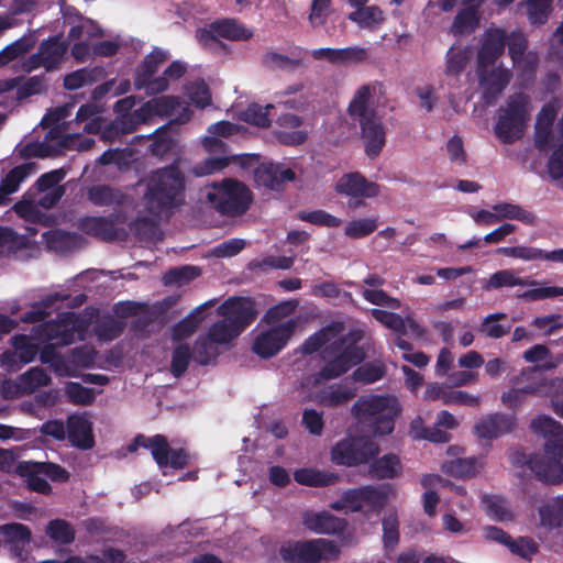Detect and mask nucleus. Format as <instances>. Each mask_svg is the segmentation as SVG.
<instances>
[{
  "mask_svg": "<svg viewBox=\"0 0 563 563\" xmlns=\"http://www.w3.org/2000/svg\"><path fill=\"white\" fill-rule=\"evenodd\" d=\"M505 46L506 32L495 29L486 33L477 53L476 76L486 104H493L498 99L512 77L510 69L497 64Z\"/></svg>",
  "mask_w": 563,
  "mask_h": 563,
  "instance_id": "nucleus-1",
  "label": "nucleus"
},
{
  "mask_svg": "<svg viewBox=\"0 0 563 563\" xmlns=\"http://www.w3.org/2000/svg\"><path fill=\"white\" fill-rule=\"evenodd\" d=\"M185 194L186 176L178 162L174 161L150 173L143 202L150 214L161 216L183 206Z\"/></svg>",
  "mask_w": 563,
  "mask_h": 563,
  "instance_id": "nucleus-2",
  "label": "nucleus"
},
{
  "mask_svg": "<svg viewBox=\"0 0 563 563\" xmlns=\"http://www.w3.org/2000/svg\"><path fill=\"white\" fill-rule=\"evenodd\" d=\"M401 412L396 397L383 395L361 396L352 413L362 429L371 435H386L394 431L395 420Z\"/></svg>",
  "mask_w": 563,
  "mask_h": 563,
  "instance_id": "nucleus-3",
  "label": "nucleus"
},
{
  "mask_svg": "<svg viewBox=\"0 0 563 563\" xmlns=\"http://www.w3.org/2000/svg\"><path fill=\"white\" fill-rule=\"evenodd\" d=\"M360 340L361 334L358 332L350 331L328 344L321 354L325 364L318 372V377L322 380L334 379L361 364L366 354L358 344Z\"/></svg>",
  "mask_w": 563,
  "mask_h": 563,
  "instance_id": "nucleus-4",
  "label": "nucleus"
},
{
  "mask_svg": "<svg viewBox=\"0 0 563 563\" xmlns=\"http://www.w3.org/2000/svg\"><path fill=\"white\" fill-rule=\"evenodd\" d=\"M529 106L530 97L525 92H516L498 109L494 132L501 143L511 144L523 136L529 121Z\"/></svg>",
  "mask_w": 563,
  "mask_h": 563,
  "instance_id": "nucleus-5",
  "label": "nucleus"
},
{
  "mask_svg": "<svg viewBox=\"0 0 563 563\" xmlns=\"http://www.w3.org/2000/svg\"><path fill=\"white\" fill-rule=\"evenodd\" d=\"M339 554L335 541L321 538L288 541L279 549L284 563H322L336 559Z\"/></svg>",
  "mask_w": 563,
  "mask_h": 563,
  "instance_id": "nucleus-6",
  "label": "nucleus"
},
{
  "mask_svg": "<svg viewBox=\"0 0 563 563\" xmlns=\"http://www.w3.org/2000/svg\"><path fill=\"white\" fill-rule=\"evenodd\" d=\"M207 200L220 214L240 217L246 213L253 201L252 191L242 181L225 179L213 191L207 194Z\"/></svg>",
  "mask_w": 563,
  "mask_h": 563,
  "instance_id": "nucleus-7",
  "label": "nucleus"
},
{
  "mask_svg": "<svg viewBox=\"0 0 563 563\" xmlns=\"http://www.w3.org/2000/svg\"><path fill=\"white\" fill-rule=\"evenodd\" d=\"M139 448L151 451L152 457L159 468L170 466L175 470H183L189 465L190 455L184 448H170L168 440L163 434L145 437L137 434L129 445V451L134 452Z\"/></svg>",
  "mask_w": 563,
  "mask_h": 563,
  "instance_id": "nucleus-8",
  "label": "nucleus"
},
{
  "mask_svg": "<svg viewBox=\"0 0 563 563\" xmlns=\"http://www.w3.org/2000/svg\"><path fill=\"white\" fill-rule=\"evenodd\" d=\"M563 441L558 443L549 455L540 453L527 456L525 452H514V463L526 464L536 477L545 484L558 485L563 482Z\"/></svg>",
  "mask_w": 563,
  "mask_h": 563,
  "instance_id": "nucleus-9",
  "label": "nucleus"
},
{
  "mask_svg": "<svg viewBox=\"0 0 563 563\" xmlns=\"http://www.w3.org/2000/svg\"><path fill=\"white\" fill-rule=\"evenodd\" d=\"M380 452L379 445L366 438L349 437L340 440L331 450V460L336 465L358 466L366 464Z\"/></svg>",
  "mask_w": 563,
  "mask_h": 563,
  "instance_id": "nucleus-10",
  "label": "nucleus"
},
{
  "mask_svg": "<svg viewBox=\"0 0 563 563\" xmlns=\"http://www.w3.org/2000/svg\"><path fill=\"white\" fill-rule=\"evenodd\" d=\"M297 327L298 319L296 318H290L277 325H271L255 336L252 351L261 358H272L286 347Z\"/></svg>",
  "mask_w": 563,
  "mask_h": 563,
  "instance_id": "nucleus-11",
  "label": "nucleus"
},
{
  "mask_svg": "<svg viewBox=\"0 0 563 563\" xmlns=\"http://www.w3.org/2000/svg\"><path fill=\"white\" fill-rule=\"evenodd\" d=\"M168 59L166 51L155 47L137 66L134 76V86L137 90L144 89L147 95H157L168 89L165 77H155L159 66Z\"/></svg>",
  "mask_w": 563,
  "mask_h": 563,
  "instance_id": "nucleus-12",
  "label": "nucleus"
},
{
  "mask_svg": "<svg viewBox=\"0 0 563 563\" xmlns=\"http://www.w3.org/2000/svg\"><path fill=\"white\" fill-rule=\"evenodd\" d=\"M387 499V493L383 487L365 485L345 490L341 499L333 503L331 507L335 510L347 509L351 512H357L364 505H368L371 508L379 510L385 507Z\"/></svg>",
  "mask_w": 563,
  "mask_h": 563,
  "instance_id": "nucleus-13",
  "label": "nucleus"
},
{
  "mask_svg": "<svg viewBox=\"0 0 563 563\" xmlns=\"http://www.w3.org/2000/svg\"><path fill=\"white\" fill-rule=\"evenodd\" d=\"M218 313L225 319H230L229 322L239 330L240 334L251 325L257 317L254 301L244 297L227 299L219 306Z\"/></svg>",
  "mask_w": 563,
  "mask_h": 563,
  "instance_id": "nucleus-14",
  "label": "nucleus"
},
{
  "mask_svg": "<svg viewBox=\"0 0 563 563\" xmlns=\"http://www.w3.org/2000/svg\"><path fill=\"white\" fill-rule=\"evenodd\" d=\"M303 118L292 113H282L275 121L274 135L286 146H298L308 140V131L303 129Z\"/></svg>",
  "mask_w": 563,
  "mask_h": 563,
  "instance_id": "nucleus-15",
  "label": "nucleus"
},
{
  "mask_svg": "<svg viewBox=\"0 0 563 563\" xmlns=\"http://www.w3.org/2000/svg\"><path fill=\"white\" fill-rule=\"evenodd\" d=\"M361 137L365 145V153L371 158H376L386 144V129L382 118L371 115L368 119L358 122Z\"/></svg>",
  "mask_w": 563,
  "mask_h": 563,
  "instance_id": "nucleus-16",
  "label": "nucleus"
},
{
  "mask_svg": "<svg viewBox=\"0 0 563 563\" xmlns=\"http://www.w3.org/2000/svg\"><path fill=\"white\" fill-rule=\"evenodd\" d=\"M335 191L353 198H375L379 195V185L368 181L358 172L343 175L335 185Z\"/></svg>",
  "mask_w": 563,
  "mask_h": 563,
  "instance_id": "nucleus-17",
  "label": "nucleus"
},
{
  "mask_svg": "<svg viewBox=\"0 0 563 563\" xmlns=\"http://www.w3.org/2000/svg\"><path fill=\"white\" fill-rule=\"evenodd\" d=\"M78 229L82 233L103 242H113L119 238V229L115 227L113 214L108 217L87 216L80 218Z\"/></svg>",
  "mask_w": 563,
  "mask_h": 563,
  "instance_id": "nucleus-18",
  "label": "nucleus"
},
{
  "mask_svg": "<svg viewBox=\"0 0 563 563\" xmlns=\"http://www.w3.org/2000/svg\"><path fill=\"white\" fill-rule=\"evenodd\" d=\"M515 424L512 415L496 412L483 417L474 429L478 438L493 440L510 432Z\"/></svg>",
  "mask_w": 563,
  "mask_h": 563,
  "instance_id": "nucleus-19",
  "label": "nucleus"
},
{
  "mask_svg": "<svg viewBox=\"0 0 563 563\" xmlns=\"http://www.w3.org/2000/svg\"><path fill=\"white\" fill-rule=\"evenodd\" d=\"M66 435L69 443L80 450H90L95 445L91 422L84 416L70 415L66 421Z\"/></svg>",
  "mask_w": 563,
  "mask_h": 563,
  "instance_id": "nucleus-20",
  "label": "nucleus"
},
{
  "mask_svg": "<svg viewBox=\"0 0 563 563\" xmlns=\"http://www.w3.org/2000/svg\"><path fill=\"white\" fill-rule=\"evenodd\" d=\"M303 523L310 531L319 534H342L347 528L346 519L328 511L306 514Z\"/></svg>",
  "mask_w": 563,
  "mask_h": 563,
  "instance_id": "nucleus-21",
  "label": "nucleus"
},
{
  "mask_svg": "<svg viewBox=\"0 0 563 563\" xmlns=\"http://www.w3.org/2000/svg\"><path fill=\"white\" fill-rule=\"evenodd\" d=\"M531 430L545 439L544 454L554 452L559 442H563V426L550 416H539L530 423Z\"/></svg>",
  "mask_w": 563,
  "mask_h": 563,
  "instance_id": "nucleus-22",
  "label": "nucleus"
},
{
  "mask_svg": "<svg viewBox=\"0 0 563 563\" xmlns=\"http://www.w3.org/2000/svg\"><path fill=\"white\" fill-rule=\"evenodd\" d=\"M68 48V43L60 35H53L44 40L37 49L42 56L45 70H56L64 62Z\"/></svg>",
  "mask_w": 563,
  "mask_h": 563,
  "instance_id": "nucleus-23",
  "label": "nucleus"
},
{
  "mask_svg": "<svg viewBox=\"0 0 563 563\" xmlns=\"http://www.w3.org/2000/svg\"><path fill=\"white\" fill-rule=\"evenodd\" d=\"M255 177L260 185L279 191L285 183L295 180L296 174L291 168L271 164L257 168Z\"/></svg>",
  "mask_w": 563,
  "mask_h": 563,
  "instance_id": "nucleus-24",
  "label": "nucleus"
},
{
  "mask_svg": "<svg viewBox=\"0 0 563 563\" xmlns=\"http://www.w3.org/2000/svg\"><path fill=\"white\" fill-rule=\"evenodd\" d=\"M402 473V464L397 454L388 453L380 457H372L368 465V475L375 479H393Z\"/></svg>",
  "mask_w": 563,
  "mask_h": 563,
  "instance_id": "nucleus-25",
  "label": "nucleus"
},
{
  "mask_svg": "<svg viewBox=\"0 0 563 563\" xmlns=\"http://www.w3.org/2000/svg\"><path fill=\"white\" fill-rule=\"evenodd\" d=\"M87 199L98 207H121L126 202V195L119 188L100 184L88 189Z\"/></svg>",
  "mask_w": 563,
  "mask_h": 563,
  "instance_id": "nucleus-26",
  "label": "nucleus"
},
{
  "mask_svg": "<svg viewBox=\"0 0 563 563\" xmlns=\"http://www.w3.org/2000/svg\"><path fill=\"white\" fill-rule=\"evenodd\" d=\"M40 336L56 344L66 346L75 342L76 329L66 320L45 322L38 327Z\"/></svg>",
  "mask_w": 563,
  "mask_h": 563,
  "instance_id": "nucleus-27",
  "label": "nucleus"
},
{
  "mask_svg": "<svg viewBox=\"0 0 563 563\" xmlns=\"http://www.w3.org/2000/svg\"><path fill=\"white\" fill-rule=\"evenodd\" d=\"M11 343L14 347V352H5L2 355L3 363L7 364L14 362L15 357H18L22 364L31 363L40 352L38 344L34 343L33 340L25 334L14 335L11 339Z\"/></svg>",
  "mask_w": 563,
  "mask_h": 563,
  "instance_id": "nucleus-28",
  "label": "nucleus"
},
{
  "mask_svg": "<svg viewBox=\"0 0 563 563\" xmlns=\"http://www.w3.org/2000/svg\"><path fill=\"white\" fill-rule=\"evenodd\" d=\"M342 324L331 323L328 324L313 334L309 335L299 346V351L303 355H311L318 352L322 346L331 343L336 335L341 332Z\"/></svg>",
  "mask_w": 563,
  "mask_h": 563,
  "instance_id": "nucleus-29",
  "label": "nucleus"
},
{
  "mask_svg": "<svg viewBox=\"0 0 563 563\" xmlns=\"http://www.w3.org/2000/svg\"><path fill=\"white\" fill-rule=\"evenodd\" d=\"M347 19L355 23L360 29L374 31L385 21L383 10L376 5H364L347 14Z\"/></svg>",
  "mask_w": 563,
  "mask_h": 563,
  "instance_id": "nucleus-30",
  "label": "nucleus"
},
{
  "mask_svg": "<svg viewBox=\"0 0 563 563\" xmlns=\"http://www.w3.org/2000/svg\"><path fill=\"white\" fill-rule=\"evenodd\" d=\"M212 306V301L205 302L194 309L188 316L181 319L172 328V338L174 341H183L192 335L203 320V311Z\"/></svg>",
  "mask_w": 563,
  "mask_h": 563,
  "instance_id": "nucleus-31",
  "label": "nucleus"
},
{
  "mask_svg": "<svg viewBox=\"0 0 563 563\" xmlns=\"http://www.w3.org/2000/svg\"><path fill=\"white\" fill-rule=\"evenodd\" d=\"M371 98L372 88L369 85H363L355 91L347 107V113L352 120L361 122L371 115H377L376 110L368 108Z\"/></svg>",
  "mask_w": 563,
  "mask_h": 563,
  "instance_id": "nucleus-32",
  "label": "nucleus"
},
{
  "mask_svg": "<svg viewBox=\"0 0 563 563\" xmlns=\"http://www.w3.org/2000/svg\"><path fill=\"white\" fill-rule=\"evenodd\" d=\"M179 106V98L175 96H161L152 98L140 107L142 115L150 121L154 117H169Z\"/></svg>",
  "mask_w": 563,
  "mask_h": 563,
  "instance_id": "nucleus-33",
  "label": "nucleus"
},
{
  "mask_svg": "<svg viewBox=\"0 0 563 563\" xmlns=\"http://www.w3.org/2000/svg\"><path fill=\"white\" fill-rule=\"evenodd\" d=\"M0 532L3 537V542L11 545V550L15 555H20V543H29L31 541V529L19 522L4 523L0 526Z\"/></svg>",
  "mask_w": 563,
  "mask_h": 563,
  "instance_id": "nucleus-34",
  "label": "nucleus"
},
{
  "mask_svg": "<svg viewBox=\"0 0 563 563\" xmlns=\"http://www.w3.org/2000/svg\"><path fill=\"white\" fill-rule=\"evenodd\" d=\"M294 479L305 486L325 487L334 485L339 481V475L303 467L295 471Z\"/></svg>",
  "mask_w": 563,
  "mask_h": 563,
  "instance_id": "nucleus-35",
  "label": "nucleus"
},
{
  "mask_svg": "<svg viewBox=\"0 0 563 563\" xmlns=\"http://www.w3.org/2000/svg\"><path fill=\"white\" fill-rule=\"evenodd\" d=\"M212 27L219 37L229 41H247L253 36V32L245 25L234 19H223L212 22Z\"/></svg>",
  "mask_w": 563,
  "mask_h": 563,
  "instance_id": "nucleus-36",
  "label": "nucleus"
},
{
  "mask_svg": "<svg viewBox=\"0 0 563 563\" xmlns=\"http://www.w3.org/2000/svg\"><path fill=\"white\" fill-rule=\"evenodd\" d=\"M354 396V389L342 384H333L320 390L317 395V400L325 407H336L346 404Z\"/></svg>",
  "mask_w": 563,
  "mask_h": 563,
  "instance_id": "nucleus-37",
  "label": "nucleus"
},
{
  "mask_svg": "<svg viewBox=\"0 0 563 563\" xmlns=\"http://www.w3.org/2000/svg\"><path fill=\"white\" fill-rule=\"evenodd\" d=\"M493 210L498 213L500 220H517L525 225L534 227L537 225V217L533 212L522 208L519 205L510 202H501L493 206Z\"/></svg>",
  "mask_w": 563,
  "mask_h": 563,
  "instance_id": "nucleus-38",
  "label": "nucleus"
},
{
  "mask_svg": "<svg viewBox=\"0 0 563 563\" xmlns=\"http://www.w3.org/2000/svg\"><path fill=\"white\" fill-rule=\"evenodd\" d=\"M148 122L146 115H142L140 108L133 112L119 114L109 125L114 134H130L134 132L140 124Z\"/></svg>",
  "mask_w": 563,
  "mask_h": 563,
  "instance_id": "nucleus-39",
  "label": "nucleus"
},
{
  "mask_svg": "<svg viewBox=\"0 0 563 563\" xmlns=\"http://www.w3.org/2000/svg\"><path fill=\"white\" fill-rule=\"evenodd\" d=\"M470 59L471 51L467 47L460 49L451 47L445 54V76L459 77L466 68Z\"/></svg>",
  "mask_w": 563,
  "mask_h": 563,
  "instance_id": "nucleus-40",
  "label": "nucleus"
},
{
  "mask_svg": "<svg viewBox=\"0 0 563 563\" xmlns=\"http://www.w3.org/2000/svg\"><path fill=\"white\" fill-rule=\"evenodd\" d=\"M536 284H537L536 280L525 279V278L516 276L512 271L501 269V271L494 273L489 277V279L485 284L484 288L486 290H490V289H499L503 287L532 286Z\"/></svg>",
  "mask_w": 563,
  "mask_h": 563,
  "instance_id": "nucleus-41",
  "label": "nucleus"
},
{
  "mask_svg": "<svg viewBox=\"0 0 563 563\" xmlns=\"http://www.w3.org/2000/svg\"><path fill=\"white\" fill-rule=\"evenodd\" d=\"M35 46V40L32 35H24L13 43L7 45L0 52V66H4L10 62L25 55Z\"/></svg>",
  "mask_w": 563,
  "mask_h": 563,
  "instance_id": "nucleus-42",
  "label": "nucleus"
},
{
  "mask_svg": "<svg viewBox=\"0 0 563 563\" xmlns=\"http://www.w3.org/2000/svg\"><path fill=\"white\" fill-rule=\"evenodd\" d=\"M478 461L476 457L456 459L445 462L442 471L453 477L470 478L477 473Z\"/></svg>",
  "mask_w": 563,
  "mask_h": 563,
  "instance_id": "nucleus-43",
  "label": "nucleus"
},
{
  "mask_svg": "<svg viewBox=\"0 0 563 563\" xmlns=\"http://www.w3.org/2000/svg\"><path fill=\"white\" fill-rule=\"evenodd\" d=\"M296 218L300 221L322 228H339L342 220L325 210H300L296 213Z\"/></svg>",
  "mask_w": 563,
  "mask_h": 563,
  "instance_id": "nucleus-44",
  "label": "nucleus"
},
{
  "mask_svg": "<svg viewBox=\"0 0 563 563\" xmlns=\"http://www.w3.org/2000/svg\"><path fill=\"white\" fill-rule=\"evenodd\" d=\"M460 10L453 21V32L455 34H463L473 32L479 23V13L476 5H470Z\"/></svg>",
  "mask_w": 563,
  "mask_h": 563,
  "instance_id": "nucleus-45",
  "label": "nucleus"
},
{
  "mask_svg": "<svg viewBox=\"0 0 563 563\" xmlns=\"http://www.w3.org/2000/svg\"><path fill=\"white\" fill-rule=\"evenodd\" d=\"M503 312L490 313L483 319L478 327V332L485 334L490 339H500L508 334L511 329L510 323H498L499 320L506 319Z\"/></svg>",
  "mask_w": 563,
  "mask_h": 563,
  "instance_id": "nucleus-46",
  "label": "nucleus"
},
{
  "mask_svg": "<svg viewBox=\"0 0 563 563\" xmlns=\"http://www.w3.org/2000/svg\"><path fill=\"white\" fill-rule=\"evenodd\" d=\"M51 376L42 367H32L19 377V385L26 393H34L38 388L47 386Z\"/></svg>",
  "mask_w": 563,
  "mask_h": 563,
  "instance_id": "nucleus-47",
  "label": "nucleus"
},
{
  "mask_svg": "<svg viewBox=\"0 0 563 563\" xmlns=\"http://www.w3.org/2000/svg\"><path fill=\"white\" fill-rule=\"evenodd\" d=\"M46 534L53 541L59 544H70L75 541V529L74 527L64 519L51 520L45 530Z\"/></svg>",
  "mask_w": 563,
  "mask_h": 563,
  "instance_id": "nucleus-48",
  "label": "nucleus"
},
{
  "mask_svg": "<svg viewBox=\"0 0 563 563\" xmlns=\"http://www.w3.org/2000/svg\"><path fill=\"white\" fill-rule=\"evenodd\" d=\"M386 374V366L382 362H368L358 366L352 374V379L362 384H373L380 380Z\"/></svg>",
  "mask_w": 563,
  "mask_h": 563,
  "instance_id": "nucleus-49",
  "label": "nucleus"
},
{
  "mask_svg": "<svg viewBox=\"0 0 563 563\" xmlns=\"http://www.w3.org/2000/svg\"><path fill=\"white\" fill-rule=\"evenodd\" d=\"M209 335L199 336L192 347L194 360L200 365H208L211 361L216 360L219 355V350Z\"/></svg>",
  "mask_w": 563,
  "mask_h": 563,
  "instance_id": "nucleus-50",
  "label": "nucleus"
},
{
  "mask_svg": "<svg viewBox=\"0 0 563 563\" xmlns=\"http://www.w3.org/2000/svg\"><path fill=\"white\" fill-rule=\"evenodd\" d=\"M496 253L503 256L520 258L523 261H545V256L548 254L547 251L541 249L525 245L498 247Z\"/></svg>",
  "mask_w": 563,
  "mask_h": 563,
  "instance_id": "nucleus-51",
  "label": "nucleus"
},
{
  "mask_svg": "<svg viewBox=\"0 0 563 563\" xmlns=\"http://www.w3.org/2000/svg\"><path fill=\"white\" fill-rule=\"evenodd\" d=\"M35 169L33 163H23L10 169L8 174L1 179L0 186L7 192L13 194L18 191L21 183Z\"/></svg>",
  "mask_w": 563,
  "mask_h": 563,
  "instance_id": "nucleus-52",
  "label": "nucleus"
},
{
  "mask_svg": "<svg viewBox=\"0 0 563 563\" xmlns=\"http://www.w3.org/2000/svg\"><path fill=\"white\" fill-rule=\"evenodd\" d=\"M552 0H527V15L532 25L545 24L552 12Z\"/></svg>",
  "mask_w": 563,
  "mask_h": 563,
  "instance_id": "nucleus-53",
  "label": "nucleus"
},
{
  "mask_svg": "<svg viewBox=\"0 0 563 563\" xmlns=\"http://www.w3.org/2000/svg\"><path fill=\"white\" fill-rule=\"evenodd\" d=\"M229 321L230 319L222 317L221 320L210 327L207 334L213 342H217L218 344H227L240 335L239 330H236Z\"/></svg>",
  "mask_w": 563,
  "mask_h": 563,
  "instance_id": "nucleus-54",
  "label": "nucleus"
},
{
  "mask_svg": "<svg viewBox=\"0 0 563 563\" xmlns=\"http://www.w3.org/2000/svg\"><path fill=\"white\" fill-rule=\"evenodd\" d=\"M194 358V354L188 344H179L172 354L170 373L174 377H181Z\"/></svg>",
  "mask_w": 563,
  "mask_h": 563,
  "instance_id": "nucleus-55",
  "label": "nucleus"
},
{
  "mask_svg": "<svg viewBox=\"0 0 563 563\" xmlns=\"http://www.w3.org/2000/svg\"><path fill=\"white\" fill-rule=\"evenodd\" d=\"M485 504L486 514L497 521L512 520V512L504 498L497 496H486L483 499Z\"/></svg>",
  "mask_w": 563,
  "mask_h": 563,
  "instance_id": "nucleus-56",
  "label": "nucleus"
},
{
  "mask_svg": "<svg viewBox=\"0 0 563 563\" xmlns=\"http://www.w3.org/2000/svg\"><path fill=\"white\" fill-rule=\"evenodd\" d=\"M298 307L297 300H286L271 307L264 314L263 321L268 325L283 323L282 320L292 314Z\"/></svg>",
  "mask_w": 563,
  "mask_h": 563,
  "instance_id": "nucleus-57",
  "label": "nucleus"
},
{
  "mask_svg": "<svg viewBox=\"0 0 563 563\" xmlns=\"http://www.w3.org/2000/svg\"><path fill=\"white\" fill-rule=\"evenodd\" d=\"M66 395L71 404L79 406L92 405L96 399V395L92 388L82 386L77 382L67 383Z\"/></svg>",
  "mask_w": 563,
  "mask_h": 563,
  "instance_id": "nucleus-58",
  "label": "nucleus"
},
{
  "mask_svg": "<svg viewBox=\"0 0 563 563\" xmlns=\"http://www.w3.org/2000/svg\"><path fill=\"white\" fill-rule=\"evenodd\" d=\"M541 525L549 528L563 527V497L556 499L554 505L540 508Z\"/></svg>",
  "mask_w": 563,
  "mask_h": 563,
  "instance_id": "nucleus-59",
  "label": "nucleus"
},
{
  "mask_svg": "<svg viewBox=\"0 0 563 563\" xmlns=\"http://www.w3.org/2000/svg\"><path fill=\"white\" fill-rule=\"evenodd\" d=\"M46 88L45 77L43 75H36L22 79L16 87V99L22 101L32 96L42 93Z\"/></svg>",
  "mask_w": 563,
  "mask_h": 563,
  "instance_id": "nucleus-60",
  "label": "nucleus"
},
{
  "mask_svg": "<svg viewBox=\"0 0 563 563\" xmlns=\"http://www.w3.org/2000/svg\"><path fill=\"white\" fill-rule=\"evenodd\" d=\"M376 229V218H364L350 221L345 227L344 233L351 239H362L372 234Z\"/></svg>",
  "mask_w": 563,
  "mask_h": 563,
  "instance_id": "nucleus-61",
  "label": "nucleus"
},
{
  "mask_svg": "<svg viewBox=\"0 0 563 563\" xmlns=\"http://www.w3.org/2000/svg\"><path fill=\"white\" fill-rule=\"evenodd\" d=\"M273 108V104L262 107L260 104L253 103L249 106L247 109L243 112V119L247 123L258 128H268L272 123L269 119V110Z\"/></svg>",
  "mask_w": 563,
  "mask_h": 563,
  "instance_id": "nucleus-62",
  "label": "nucleus"
},
{
  "mask_svg": "<svg viewBox=\"0 0 563 563\" xmlns=\"http://www.w3.org/2000/svg\"><path fill=\"white\" fill-rule=\"evenodd\" d=\"M262 65L268 69H295L301 65V60L290 58L274 51H268L262 56Z\"/></svg>",
  "mask_w": 563,
  "mask_h": 563,
  "instance_id": "nucleus-63",
  "label": "nucleus"
},
{
  "mask_svg": "<svg viewBox=\"0 0 563 563\" xmlns=\"http://www.w3.org/2000/svg\"><path fill=\"white\" fill-rule=\"evenodd\" d=\"M13 209L19 217L32 223H42L45 217L38 209V205L31 199H26L25 196L22 200L14 203Z\"/></svg>",
  "mask_w": 563,
  "mask_h": 563,
  "instance_id": "nucleus-64",
  "label": "nucleus"
}]
</instances>
